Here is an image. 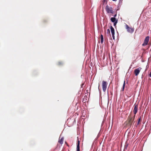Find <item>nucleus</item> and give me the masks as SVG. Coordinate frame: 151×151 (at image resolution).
Segmentation results:
<instances>
[{
  "mask_svg": "<svg viewBox=\"0 0 151 151\" xmlns=\"http://www.w3.org/2000/svg\"><path fill=\"white\" fill-rule=\"evenodd\" d=\"M118 22V20L117 19L116 22H114V26H115L116 24Z\"/></svg>",
  "mask_w": 151,
  "mask_h": 151,
  "instance_id": "17",
  "label": "nucleus"
},
{
  "mask_svg": "<svg viewBox=\"0 0 151 151\" xmlns=\"http://www.w3.org/2000/svg\"><path fill=\"white\" fill-rule=\"evenodd\" d=\"M111 22H115L116 21V19L115 17H111Z\"/></svg>",
  "mask_w": 151,
  "mask_h": 151,
  "instance_id": "10",
  "label": "nucleus"
},
{
  "mask_svg": "<svg viewBox=\"0 0 151 151\" xmlns=\"http://www.w3.org/2000/svg\"><path fill=\"white\" fill-rule=\"evenodd\" d=\"M106 0H104V2L106 1Z\"/></svg>",
  "mask_w": 151,
  "mask_h": 151,
  "instance_id": "22",
  "label": "nucleus"
},
{
  "mask_svg": "<svg viewBox=\"0 0 151 151\" xmlns=\"http://www.w3.org/2000/svg\"><path fill=\"white\" fill-rule=\"evenodd\" d=\"M112 0L113 1H116L117 0Z\"/></svg>",
  "mask_w": 151,
  "mask_h": 151,
  "instance_id": "23",
  "label": "nucleus"
},
{
  "mask_svg": "<svg viewBox=\"0 0 151 151\" xmlns=\"http://www.w3.org/2000/svg\"><path fill=\"white\" fill-rule=\"evenodd\" d=\"M125 81H124V83H123V87H122V90L123 91L124 90V87H125Z\"/></svg>",
  "mask_w": 151,
  "mask_h": 151,
  "instance_id": "13",
  "label": "nucleus"
},
{
  "mask_svg": "<svg viewBox=\"0 0 151 151\" xmlns=\"http://www.w3.org/2000/svg\"><path fill=\"white\" fill-rule=\"evenodd\" d=\"M142 69V68H141L139 67L134 70V73L136 76H137L139 75Z\"/></svg>",
  "mask_w": 151,
  "mask_h": 151,
  "instance_id": "6",
  "label": "nucleus"
},
{
  "mask_svg": "<svg viewBox=\"0 0 151 151\" xmlns=\"http://www.w3.org/2000/svg\"><path fill=\"white\" fill-rule=\"evenodd\" d=\"M111 31V33L112 37L113 38H114V30L113 27L111 26H110Z\"/></svg>",
  "mask_w": 151,
  "mask_h": 151,
  "instance_id": "8",
  "label": "nucleus"
},
{
  "mask_svg": "<svg viewBox=\"0 0 151 151\" xmlns=\"http://www.w3.org/2000/svg\"><path fill=\"white\" fill-rule=\"evenodd\" d=\"M116 14H115L114 16V17H116Z\"/></svg>",
  "mask_w": 151,
  "mask_h": 151,
  "instance_id": "19",
  "label": "nucleus"
},
{
  "mask_svg": "<svg viewBox=\"0 0 151 151\" xmlns=\"http://www.w3.org/2000/svg\"><path fill=\"white\" fill-rule=\"evenodd\" d=\"M107 86V82L106 81H103L102 82V86L103 90L104 92H105Z\"/></svg>",
  "mask_w": 151,
  "mask_h": 151,
  "instance_id": "4",
  "label": "nucleus"
},
{
  "mask_svg": "<svg viewBox=\"0 0 151 151\" xmlns=\"http://www.w3.org/2000/svg\"><path fill=\"white\" fill-rule=\"evenodd\" d=\"M135 115H133L132 114H130L128 116L127 120L126 121L127 125L129 127H131L133 122L134 120Z\"/></svg>",
  "mask_w": 151,
  "mask_h": 151,
  "instance_id": "1",
  "label": "nucleus"
},
{
  "mask_svg": "<svg viewBox=\"0 0 151 151\" xmlns=\"http://www.w3.org/2000/svg\"><path fill=\"white\" fill-rule=\"evenodd\" d=\"M99 87H98L99 88Z\"/></svg>",
  "mask_w": 151,
  "mask_h": 151,
  "instance_id": "24",
  "label": "nucleus"
},
{
  "mask_svg": "<svg viewBox=\"0 0 151 151\" xmlns=\"http://www.w3.org/2000/svg\"><path fill=\"white\" fill-rule=\"evenodd\" d=\"M101 38H103V35H101Z\"/></svg>",
  "mask_w": 151,
  "mask_h": 151,
  "instance_id": "20",
  "label": "nucleus"
},
{
  "mask_svg": "<svg viewBox=\"0 0 151 151\" xmlns=\"http://www.w3.org/2000/svg\"><path fill=\"white\" fill-rule=\"evenodd\" d=\"M105 9L106 11L108 14L111 13L112 14L114 12V11L112 8L111 7H109L108 5L106 6Z\"/></svg>",
  "mask_w": 151,
  "mask_h": 151,
  "instance_id": "3",
  "label": "nucleus"
},
{
  "mask_svg": "<svg viewBox=\"0 0 151 151\" xmlns=\"http://www.w3.org/2000/svg\"><path fill=\"white\" fill-rule=\"evenodd\" d=\"M63 64V63L62 62H58V64L59 65H62Z\"/></svg>",
  "mask_w": 151,
  "mask_h": 151,
  "instance_id": "14",
  "label": "nucleus"
},
{
  "mask_svg": "<svg viewBox=\"0 0 151 151\" xmlns=\"http://www.w3.org/2000/svg\"><path fill=\"white\" fill-rule=\"evenodd\" d=\"M77 151H80V146H77Z\"/></svg>",
  "mask_w": 151,
  "mask_h": 151,
  "instance_id": "15",
  "label": "nucleus"
},
{
  "mask_svg": "<svg viewBox=\"0 0 151 151\" xmlns=\"http://www.w3.org/2000/svg\"><path fill=\"white\" fill-rule=\"evenodd\" d=\"M63 141L64 138L62 137L60 138V137L59 139L57 145L55 148V149H59L60 148L61 146L63 143Z\"/></svg>",
  "mask_w": 151,
  "mask_h": 151,
  "instance_id": "2",
  "label": "nucleus"
},
{
  "mask_svg": "<svg viewBox=\"0 0 151 151\" xmlns=\"http://www.w3.org/2000/svg\"><path fill=\"white\" fill-rule=\"evenodd\" d=\"M149 38H145L143 43L142 44V45L145 46L147 45L148 43L149 40Z\"/></svg>",
  "mask_w": 151,
  "mask_h": 151,
  "instance_id": "9",
  "label": "nucleus"
},
{
  "mask_svg": "<svg viewBox=\"0 0 151 151\" xmlns=\"http://www.w3.org/2000/svg\"><path fill=\"white\" fill-rule=\"evenodd\" d=\"M104 42V38H101V42L102 44Z\"/></svg>",
  "mask_w": 151,
  "mask_h": 151,
  "instance_id": "18",
  "label": "nucleus"
},
{
  "mask_svg": "<svg viewBox=\"0 0 151 151\" xmlns=\"http://www.w3.org/2000/svg\"><path fill=\"white\" fill-rule=\"evenodd\" d=\"M80 141L78 139V140H77V146H79V145H80Z\"/></svg>",
  "mask_w": 151,
  "mask_h": 151,
  "instance_id": "12",
  "label": "nucleus"
},
{
  "mask_svg": "<svg viewBox=\"0 0 151 151\" xmlns=\"http://www.w3.org/2000/svg\"><path fill=\"white\" fill-rule=\"evenodd\" d=\"M110 30L109 29H108L107 30V34L109 35V34H110Z\"/></svg>",
  "mask_w": 151,
  "mask_h": 151,
  "instance_id": "16",
  "label": "nucleus"
},
{
  "mask_svg": "<svg viewBox=\"0 0 151 151\" xmlns=\"http://www.w3.org/2000/svg\"><path fill=\"white\" fill-rule=\"evenodd\" d=\"M138 104H135L134 105V108L133 109V112L134 114V115L135 116L136 114L137 113L138 110Z\"/></svg>",
  "mask_w": 151,
  "mask_h": 151,
  "instance_id": "7",
  "label": "nucleus"
},
{
  "mask_svg": "<svg viewBox=\"0 0 151 151\" xmlns=\"http://www.w3.org/2000/svg\"><path fill=\"white\" fill-rule=\"evenodd\" d=\"M146 38H149V36H147V37H146Z\"/></svg>",
  "mask_w": 151,
  "mask_h": 151,
  "instance_id": "21",
  "label": "nucleus"
},
{
  "mask_svg": "<svg viewBox=\"0 0 151 151\" xmlns=\"http://www.w3.org/2000/svg\"><path fill=\"white\" fill-rule=\"evenodd\" d=\"M126 28L127 29V31L130 33H132L134 31V29L133 28L130 27L127 24H126Z\"/></svg>",
  "mask_w": 151,
  "mask_h": 151,
  "instance_id": "5",
  "label": "nucleus"
},
{
  "mask_svg": "<svg viewBox=\"0 0 151 151\" xmlns=\"http://www.w3.org/2000/svg\"><path fill=\"white\" fill-rule=\"evenodd\" d=\"M142 118L141 116H140L139 118L138 119V122L137 124H140V122L142 120Z\"/></svg>",
  "mask_w": 151,
  "mask_h": 151,
  "instance_id": "11",
  "label": "nucleus"
}]
</instances>
